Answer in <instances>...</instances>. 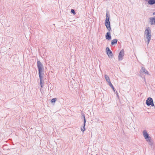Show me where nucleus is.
Segmentation results:
<instances>
[{
    "mask_svg": "<svg viewBox=\"0 0 155 155\" xmlns=\"http://www.w3.org/2000/svg\"><path fill=\"white\" fill-rule=\"evenodd\" d=\"M37 65L39 76H44V68L43 64L40 61H38Z\"/></svg>",
    "mask_w": 155,
    "mask_h": 155,
    "instance_id": "f257e3e1",
    "label": "nucleus"
},
{
    "mask_svg": "<svg viewBox=\"0 0 155 155\" xmlns=\"http://www.w3.org/2000/svg\"><path fill=\"white\" fill-rule=\"evenodd\" d=\"M151 32L150 28L148 27L145 30L144 33L145 36L147 39L148 43L151 39Z\"/></svg>",
    "mask_w": 155,
    "mask_h": 155,
    "instance_id": "f03ea898",
    "label": "nucleus"
},
{
    "mask_svg": "<svg viewBox=\"0 0 155 155\" xmlns=\"http://www.w3.org/2000/svg\"><path fill=\"white\" fill-rule=\"evenodd\" d=\"M105 25L107 29L109 31H110L111 30V28L110 26V23L109 20V16L107 14L106 15Z\"/></svg>",
    "mask_w": 155,
    "mask_h": 155,
    "instance_id": "7ed1b4c3",
    "label": "nucleus"
},
{
    "mask_svg": "<svg viewBox=\"0 0 155 155\" xmlns=\"http://www.w3.org/2000/svg\"><path fill=\"white\" fill-rule=\"evenodd\" d=\"M124 49H122L119 52L118 56V59L119 61L123 60L124 56Z\"/></svg>",
    "mask_w": 155,
    "mask_h": 155,
    "instance_id": "20e7f679",
    "label": "nucleus"
},
{
    "mask_svg": "<svg viewBox=\"0 0 155 155\" xmlns=\"http://www.w3.org/2000/svg\"><path fill=\"white\" fill-rule=\"evenodd\" d=\"M146 104L148 106L151 105L152 106H154L153 100L152 98L150 97L148 98L147 100Z\"/></svg>",
    "mask_w": 155,
    "mask_h": 155,
    "instance_id": "39448f33",
    "label": "nucleus"
},
{
    "mask_svg": "<svg viewBox=\"0 0 155 155\" xmlns=\"http://www.w3.org/2000/svg\"><path fill=\"white\" fill-rule=\"evenodd\" d=\"M106 51L109 58H112L113 56V54L109 48L108 47L106 48Z\"/></svg>",
    "mask_w": 155,
    "mask_h": 155,
    "instance_id": "423d86ee",
    "label": "nucleus"
},
{
    "mask_svg": "<svg viewBox=\"0 0 155 155\" xmlns=\"http://www.w3.org/2000/svg\"><path fill=\"white\" fill-rule=\"evenodd\" d=\"M143 133L144 138L146 140L148 139L151 138V137L149 136L146 130H144L143 131Z\"/></svg>",
    "mask_w": 155,
    "mask_h": 155,
    "instance_id": "0eeeda50",
    "label": "nucleus"
},
{
    "mask_svg": "<svg viewBox=\"0 0 155 155\" xmlns=\"http://www.w3.org/2000/svg\"><path fill=\"white\" fill-rule=\"evenodd\" d=\"M140 73L143 74H147L150 75L149 72L144 67H142L140 70Z\"/></svg>",
    "mask_w": 155,
    "mask_h": 155,
    "instance_id": "6e6552de",
    "label": "nucleus"
},
{
    "mask_svg": "<svg viewBox=\"0 0 155 155\" xmlns=\"http://www.w3.org/2000/svg\"><path fill=\"white\" fill-rule=\"evenodd\" d=\"M105 38L107 40H110L111 39V37L110 31H109L106 33L105 35Z\"/></svg>",
    "mask_w": 155,
    "mask_h": 155,
    "instance_id": "1a4fd4ad",
    "label": "nucleus"
},
{
    "mask_svg": "<svg viewBox=\"0 0 155 155\" xmlns=\"http://www.w3.org/2000/svg\"><path fill=\"white\" fill-rule=\"evenodd\" d=\"M40 80V84L41 87L44 86V76H39Z\"/></svg>",
    "mask_w": 155,
    "mask_h": 155,
    "instance_id": "9d476101",
    "label": "nucleus"
},
{
    "mask_svg": "<svg viewBox=\"0 0 155 155\" xmlns=\"http://www.w3.org/2000/svg\"><path fill=\"white\" fill-rule=\"evenodd\" d=\"M84 119V126L83 127H81V130L82 131L84 132L85 131V123L86 122L85 117L84 115H83Z\"/></svg>",
    "mask_w": 155,
    "mask_h": 155,
    "instance_id": "9b49d317",
    "label": "nucleus"
},
{
    "mask_svg": "<svg viewBox=\"0 0 155 155\" xmlns=\"http://www.w3.org/2000/svg\"><path fill=\"white\" fill-rule=\"evenodd\" d=\"M150 22L151 25H155V17L150 18Z\"/></svg>",
    "mask_w": 155,
    "mask_h": 155,
    "instance_id": "f8f14e48",
    "label": "nucleus"
},
{
    "mask_svg": "<svg viewBox=\"0 0 155 155\" xmlns=\"http://www.w3.org/2000/svg\"><path fill=\"white\" fill-rule=\"evenodd\" d=\"M148 143V144L150 146H152L153 144V141L151 140V138L146 140Z\"/></svg>",
    "mask_w": 155,
    "mask_h": 155,
    "instance_id": "ddd939ff",
    "label": "nucleus"
},
{
    "mask_svg": "<svg viewBox=\"0 0 155 155\" xmlns=\"http://www.w3.org/2000/svg\"><path fill=\"white\" fill-rule=\"evenodd\" d=\"M117 40L115 39L111 41V44L112 45H115L117 44Z\"/></svg>",
    "mask_w": 155,
    "mask_h": 155,
    "instance_id": "4468645a",
    "label": "nucleus"
},
{
    "mask_svg": "<svg viewBox=\"0 0 155 155\" xmlns=\"http://www.w3.org/2000/svg\"><path fill=\"white\" fill-rule=\"evenodd\" d=\"M104 77L107 82L108 83L110 82L109 77L108 76L106 75H105Z\"/></svg>",
    "mask_w": 155,
    "mask_h": 155,
    "instance_id": "2eb2a0df",
    "label": "nucleus"
},
{
    "mask_svg": "<svg viewBox=\"0 0 155 155\" xmlns=\"http://www.w3.org/2000/svg\"><path fill=\"white\" fill-rule=\"evenodd\" d=\"M56 100H57V99L56 98H54L52 99L51 100V103H54Z\"/></svg>",
    "mask_w": 155,
    "mask_h": 155,
    "instance_id": "dca6fc26",
    "label": "nucleus"
},
{
    "mask_svg": "<svg viewBox=\"0 0 155 155\" xmlns=\"http://www.w3.org/2000/svg\"><path fill=\"white\" fill-rule=\"evenodd\" d=\"M108 83V85H109L110 87L111 88L113 87V86L111 82H109Z\"/></svg>",
    "mask_w": 155,
    "mask_h": 155,
    "instance_id": "f3484780",
    "label": "nucleus"
},
{
    "mask_svg": "<svg viewBox=\"0 0 155 155\" xmlns=\"http://www.w3.org/2000/svg\"><path fill=\"white\" fill-rule=\"evenodd\" d=\"M71 12L74 15H75V11H74V10L73 9H72L71 10Z\"/></svg>",
    "mask_w": 155,
    "mask_h": 155,
    "instance_id": "a211bd4d",
    "label": "nucleus"
},
{
    "mask_svg": "<svg viewBox=\"0 0 155 155\" xmlns=\"http://www.w3.org/2000/svg\"><path fill=\"white\" fill-rule=\"evenodd\" d=\"M40 91H41V92L42 93H42L43 92V91L42 90V89H41V88H40Z\"/></svg>",
    "mask_w": 155,
    "mask_h": 155,
    "instance_id": "6ab92c4d",
    "label": "nucleus"
},
{
    "mask_svg": "<svg viewBox=\"0 0 155 155\" xmlns=\"http://www.w3.org/2000/svg\"><path fill=\"white\" fill-rule=\"evenodd\" d=\"M111 88L113 89V90L114 91V92H115V89L114 88V87L113 86V87H112Z\"/></svg>",
    "mask_w": 155,
    "mask_h": 155,
    "instance_id": "aec40b11",
    "label": "nucleus"
},
{
    "mask_svg": "<svg viewBox=\"0 0 155 155\" xmlns=\"http://www.w3.org/2000/svg\"><path fill=\"white\" fill-rule=\"evenodd\" d=\"M153 15H155V12H153Z\"/></svg>",
    "mask_w": 155,
    "mask_h": 155,
    "instance_id": "412c9836",
    "label": "nucleus"
},
{
    "mask_svg": "<svg viewBox=\"0 0 155 155\" xmlns=\"http://www.w3.org/2000/svg\"><path fill=\"white\" fill-rule=\"evenodd\" d=\"M105 112H109V111H105Z\"/></svg>",
    "mask_w": 155,
    "mask_h": 155,
    "instance_id": "4be33fe9",
    "label": "nucleus"
},
{
    "mask_svg": "<svg viewBox=\"0 0 155 155\" xmlns=\"http://www.w3.org/2000/svg\"><path fill=\"white\" fill-rule=\"evenodd\" d=\"M117 96H118V94H117Z\"/></svg>",
    "mask_w": 155,
    "mask_h": 155,
    "instance_id": "5701e85b",
    "label": "nucleus"
}]
</instances>
